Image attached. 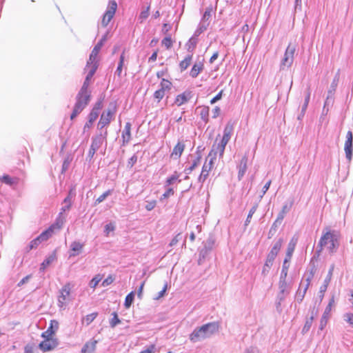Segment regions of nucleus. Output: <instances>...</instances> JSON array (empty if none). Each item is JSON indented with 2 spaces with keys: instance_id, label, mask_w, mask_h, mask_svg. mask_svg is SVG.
<instances>
[{
  "instance_id": "f257e3e1",
  "label": "nucleus",
  "mask_w": 353,
  "mask_h": 353,
  "mask_svg": "<svg viewBox=\"0 0 353 353\" xmlns=\"http://www.w3.org/2000/svg\"><path fill=\"white\" fill-rule=\"evenodd\" d=\"M219 324L218 322L208 323L196 327L190 334L189 339L192 343L203 341L218 332Z\"/></svg>"
},
{
  "instance_id": "f03ea898",
  "label": "nucleus",
  "mask_w": 353,
  "mask_h": 353,
  "mask_svg": "<svg viewBox=\"0 0 353 353\" xmlns=\"http://www.w3.org/2000/svg\"><path fill=\"white\" fill-rule=\"evenodd\" d=\"M91 99V91L79 90L76 96V103L70 119H74L88 105Z\"/></svg>"
},
{
  "instance_id": "7ed1b4c3",
  "label": "nucleus",
  "mask_w": 353,
  "mask_h": 353,
  "mask_svg": "<svg viewBox=\"0 0 353 353\" xmlns=\"http://www.w3.org/2000/svg\"><path fill=\"white\" fill-rule=\"evenodd\" d=\"M327 247L330 252H334L338 247L337 236L334 232H327L321 238L316 250L318 256L322 251L323 247Z\"/></svg>"
},
{
  "instance_id": "20e7f679",
  "label": "nucleus",
  "mask_w": 353,
  "mask_h": 353,
  "mask_svg": "<svg viewBox=\"0 0 353 353\" xmlns=\"http://www.w3.org/2000/svg\"><path fill=\"white\" fill-rule=\"evenodd\" d=\"M234 128V122L229 121L223 130V136L221 142L216 146V150L219 152V157H222L225 148L229 141L230 140L231 136L233 133Z\"/></svg>"
},
{
  "instance_id": "39448f33",
  "label": "nucleus",
  "mask_w": 353,
  "mask_h": 353,
  "mask_svg": "<svg viewBox=\"0 0 353 353\" xmlns=\"http://www.w3.org/2000/svg\"><path fill=\"white\" fill-rule=\"evenodd\" d=\"M288 267L285 266L282 268L281 272L280 279L279 282V292L278 294V299L282 301L285 299V296L290 293V285L286 282V277L288 275Z\"/></svg>"
},
{
  "instance_id": "423d86ee",
  "label": "nucleus",
  "mask_w": 353,
  "mask_h": 353,
  "mask_svg": "<svg viewBox=\"0 0 353 353\" xmlns=\"http://www.w3.org/2000/svg\"><path fill=\"white\" fill-rule=\"evenodd\" d=\"M116 112V105L114 103H110L108 110L103 112L101 116L100 120L98 123V128L99 130L103 131L102 129L110 124L111 120L114 116Z\"/></svg>"
},
{
  "instance_id": "0eeeda50",
  "label": "nucleus",
  "mask_w": 353,
  "mask_h": 353,
  "mask_svg": "<svg viewBox=\"0 0 353 353\" xmlns=\"http://www.w3.org/2000/svg\"><path fill=\"white\" fill-rule=\"evenodd\" d=\"M296 51V46L290 43L285 52L283 58L280 64V70H284L285 68H290L294 61V55Z\"/></svg>"
},
{
  "instance_id": "6e6552de",
  "label": "nucleus",
  "mask_w": 353,
  "mask_h": 353,
  "mask_svg": "<svg viewBox=\"0 0 353 353\" xmlns=\"http://www.w3.org/2000/svg\"><path fill=\"white\" fill-rule=\"evenodd\" d=\"M54 227L55 225H52L32 240L29 245L28 250L36 248L41 243L47 241L52 235Z\"/></svg>"
},
{
  "instance_id": "1a4fd4ad",
  "label": "nucleus",
  "mask_w": 353,
  "mask_h": 353,
  "mask_svg": "<svg viewBox=\"0 0 353 353\" xmlns=\"http://www.w3.org/2000/svg\"><path fill=\"white\" fill-rule=\"evenodd\" d=\"M117 8V3L115 1H110L108 3L107 10L104 13L101 21L103 27H106L113 18Z\"/></svg>"
},
{
  "instance_id": "9d476101",
  "label": "nucleus",
  "mask_w": 353,
  "mask_h": 353,
  "mask_svg": "<svg viewBox=\"0 0 353 353\" xmlns=\"http://www.w3.org/2000/svg\"><path fill=\"white\" fill-rule=\"evenodd\" d=\"M315 272H316V268H315V266L313 265L312 268L311 269L310 273L307 274V278L305 279V284L304 285L303 292H301V288L303 283H301L300 287H299L298 291L296 292V299L298 302L300 303L303 301V299L305 296V294L307 292V290L308 289V287L310 284V281L312 279V278L314 277Z\"/></svg>"
},
{
  "instance_id": "9b49d317",
  "label": "nucleus",
  "mask_w": 353,
  "mask_h": 353,
  "mask_svg": "<svg viewBox=\"0 0 353 353\" xmlns=\"http://www.w3.org/2000/svg\"><path fill=\"white\" fill-rule=\"evenodd\" d=\"M172 88V83L165 79H162L160 83V88L154 93V97L159 102L165 95L167 92H169Z\"/></svg>"
},
{
  "instance_id": "f8f14e48",
  "label": "nucleus",
  "mask_w": 353,
  "mask_h": 353,
  "mask_svg": "<svg viewBox=\"0 0 353 353\" xmlns=\"http://www.w3.org/2000/svg\"><path fill=\"white\" fill-rule=\"evenodd\" d=\"M345 157L349 162L352 161L353 153V134L349 130L346 134V140L344 145Z\"/></svg>"
},
{
  "instance_id": "ddd939ff",
  "label": "nucleus",
  "mask_w": 353,
  "mask_h": 353,
  "mask_svg": "<svg viewBox=\"0 0 353 353\" xmlns=\"http://www.w3.org/2000/svg\"><path fill=\"white\" fill-rule=\"evenodd\" d=\"M44 341L41 342L39 345V348L43 352H48L54 350L59 345L58 340L56 338L48 337L43 338Z\"/></svg>"
},
{
  "instance_id": "4468645a",
  "label": "nucleus",
  "mask_w": 353,
  "mask_h": 353,
  "mask_svg": "<svg viewBox=\"0 0 353 353\" xmlns=\"http://www.w3.org/2000/svg\"><path fill=\"white\" fill-rule=\"evenodd\" d=\"M107 136V130L104 131L100 130V132L97 135L92 137L91 146L95 148V149H99L102 145L103 141L106 140Z\"/></svg>"
},
{
  "instance_id": "2eb2a0df",
  "label": "nucleus",
  "mask_w": 353,
  "mask_h": 353,
  "mask_svg": "<svg viewBox=\"0 0 353 353\" xmlns=\"http://www.w3.org/2000/svg\"><path fill=\"white\" fill-rule=\"evenodd\" d=\"M70 293V287L69 284L65 285L60 291V295L58 299V305L61 308H63L65 305L67 298Z\"/></svg>"
},
{
  "instance_id": "dca6fc26",
  "label": "nucleus",
  "mask_w": 353,
  "mask_h": 353,
  "mask_svg": "<svg viewBox=\"0 0 353 353\" xmlns=\"http://www.w3.org/2000/svg\"><path fill=\"white\" fill-rule=\"evenodd\" d=\"M214 159H215V158H211L208 163L206 162L204 163V165L202 168L201 173L198 179L199 182L203 183L205 181V179L208 178V175H209V172L212 168V165L214 164Z\"/></svg>"
},
{
  "instance_id": "f3484780",
  "label": "nucleus",
  "mask_w": 353,
  "mask_h": 353,
  "mask_svg": "<svg viewBox=\"0 0 353 353\" xmlns=\"http://www.w3.org/2000/svg\"><path fill=\"white\" fill-rule=\"evenodd\" d=\"M59 329V323L56 320H51L50 326L46 331L43 332L41 334L43 338L52 337L55 332Z\"/></svg>"
},
{
  "instance_id": "a211bd4d",
  "label": "nucleus",
  "mask_w": 353,
  "mask_h": 353,
  "mask_svg": "<svg viewBox=\"0 0 353 353\" xmlns=\"http://www.w3.org/2000/svg\"><path fill=\"white\" fill-rule=\"evenodd\" d=\"M339 72H338L336 73V74L335 75L331 85H330V90H328V94H327V99H326V101L325 102V105L324 107L328 104V103L330 102V100L332 99V95L334 94L336 89V87H337V85H338V83H339Z\"/></svg>"
},
{
  "instance_id": "6ab92c4d",
  "label": "nucleus",
  "mask_w": 353,
  "mask_h": 353,
  "mask_svg": "<svg viewBox=\"0 0 353 353\" xmlns=\"http://www.w3.org/2000/svg\"><path fill=\"white\" fill-rule=\"evenodd\" d=\"M101 48V43H97V44L94 47L87 62V67H89L90 64L98 63L97 56Z\"/></svg>"
},
{
  "instance_id": "aec40b11",
  "label": "nucleus",
  "mask_w": 353,
  "mask_h": 353,
  "mask_svg": "<svg viewBox=\"0 0 353 353\" xmlns=\"http://www.w3.org/2000/svg\"><path fill=\"white\" fill-rule=\"evenodd\" d=\"M283 239H279L273 245L270 252L268 253L267 258L274 261L276 256H277L282 246Z\"/></svg>"
},
{
  "instance_id": "412c9836",
  "label": "nucleus",
  "mask_w": 353,
  "mask_h": 353,
  "mask_svg": "<svg viewBox=\"0 0 353 353\" xmlns=\"http://www.w3.org/2000/svg\"><path fill=\"white\" fill-rule=\"evenodd\" d=\"M248 161V157L247 154H245L239 163V172H238V178L239 180H241L242 177L244 176L246 170H247V163Z\"/></svg>"
},
{
  "instance_id": "4be33fe9",
  "label": "nucleus",
  "mask_w": 353,
  "mask_h": 353,
  "mask_svg": "<svg viewBox=\"0 0 353 353\" xmlns=\"http://www.w3.org/2000/svg\"><path fill=\"white\" fill-rule=\"evenodd\" d=\"M192 97L191 92H184L182 94H179L175 100V103L180 106L186 102H188Z\"/></svg>"
},
{
  "instance_id": "5701e85b",
  "label": "nucleus",
  "mask_w": 353,
  "mask_h": 353,
  "mask_svg": "<svg viewBox=\"0 0 353 353\" xmlns=\"http://www.w3.org/2000/svg\"><path fill=\"white\" fill-rule=\"evenodd\" d=\"M83 246V243H81L79 241H73L70 245V249L73 252L70 254V256L71 257L78 255L81 252Z\"/></svg>"
},
{
  "instance_id": "b1692460",
  "label": "nucleus",
  "mask_w": 353,
  "mask_h": 353,
  "mask_svg": "<svg viewBox=\"0 0 353 353\" xmlns=\"http://www.w3.org/2000/svg\"><path fill=\"white\" fill-rule=\"evenodd\" d=\"M185 149V145L179 142L174 148L171 156L175 159L179 158Z\"/></svg>"
},
{
  "instance_id": "393cba45",
  "label": "nucleus",
  "mask_w": 353,
  "mask_h": 353,
  "mask_svg": "<svg viewBox=\"0 0 353 353\" xmlns=\"http://www.w3.org/2000/svg\"><path fill=\"white\" fill-rule=\"evenodd\" d=\"M203 64L202 62L195 63L190 70V75L192 78H196L199 75V74L203 70Z\"/></svg>"
},
{
  "instance_id": "a878e982",
  "label": "nucleus",
  "mask_w": 353,
  "mask_h": 353,
  "mask_svg": "<svg viewBox=\"0 0 353 353\" xmlns=\"http://www.w3.org/2000/svg\"><path fill=\"white\" fill-rule=\"evenodd\" d=\"M292 205H293V201H292L289 205L285 204L283 206L281 212L279 213L276 220H278L282 223V221L285 217V215L290 210Z\"/></svg>"
},
{
  "instance_id": "bb28decb",
  "label": "nucleus",
  "mask_w": 353,
  "mask_h": 353,
  "mask_svg": "<svg viewBox=\"0 0 353 353\" xmlns=\"http://www.w3.org/2000/svg\"><path fill=\"white\" fill-rule=\"evenodd\" d=\"M196 110L199 111L201 119L205 123L208 121L209 117V107L202 106L198 107Z\"/></svg>"
},
{
  "instance_id": "cd10ccee",
  "label": "nucleus",
  "mask_w": 353,
  "mask_h": 353,
  "mask_svg": "<svg viewBox=\"0 0 353 353\" xmlns=\"http://www.w3.org/2000/svg\"><path fill=\"white\" fill-rule=\"evenodd\" d=\"M201 159V154L199 152H197L196 157L193 160L192 165L189 168L185 169V172L187 174H190L194 170V168L199 164Z\"/></svg>"
},
{
  "instance_id": "c85d7f7f",
  "label": "nucleus",
  "mask_w": 353,
  "mask_h": 353,
  "mask_svg": "<svg viewBox=\"0 0 353 353\" xmlns=\"http://www.w3.org/2000/svg\"><path fill=\"white\" fill-rule=\"evenodd\" d=\"M192 56L193 54H189L185 57V59L183 61L180 62L179 68L181 72L185 70L190 66L192 62Z\"/></svg>"
},
{
  "instance_id": "c756f323",
  "label": "nucleus",
  "mask_w": 353,
  "mask_h": 353,
  "mask_svg": "<svg viewBox=\"0 0 353 353\" xmlns=\"http://www.w3.org/2000/svg\"><path fill=\"white\" fill-rule=\"evenodd\" d=\"M56 260V254L55 253H52L49 255L41 264L40 271L43 272L45 269L50 265L53 261Z\"/></svg>"
},
{
  "instance_id": "7c9ffc66",
  "label": "nucleus",
  "mask_w": 353,
  "mask_h": 353,
  "mask_svg": "<svg viewBox=\"0 0 353 353\" xmlns=\"http://www.w3.org/2000/svg\"><path fill=\"white\" fill-rule=\"evenodd\" d=\"M330 312L331 311H330L328 310V308L325 309V311H324L323 316H321V319L320 321V324H319V330H323L324 329V327L326 326L327 320L329 319V317H330Z\"/></svg>"
},
{
  "instance_id": "2f4dec72",
  "label": "nucleus",
  "mask_w": 353,
  "mask_h": 353,
  "mask_svg": "<svg viewBox=\"0 0 353 353\" xmlns=\"http://www.w3.org/2000/svg\"><path fill=\"white\" fill-rule=\"evenodd\" d=\"M130 130H131V124H130V123L127 122L125 123L124 130H123V134H122L123 143H125V142L128 143L130 141V139L131 138Z\"/></svg>"
},
{
  "instance_id": "473e14b6",
  "label": "nucleus",
  "mask_w": 353,
  "mask_h": 353,
  "mask_svg": "<svg viewBox=\"0 0 353 353\" xmlns=\"http://www.w3.org/2000/svg\"><path fill=\"white\" fill-rule=\"evenodd\" d=\"M70 208H71V205L70 204H63V205L61 208V212H59V218L57 219V223H56V225H57V227L59 228H61V225L63 224V221L61 219L63 213L66 212V211H69Z\"/></svg>"
},
{
  "instance_id": "72a5a7b5",
  "label": "nucleus",
  "mask_w": 353,
  "mask_h": 353,
  "mask_svg": "<svg viewBox=\"0 0 353 353\" xmlns=\"http://www.w3.org/2000/svg\"><path fill=\"white\" fill-rule=\"evenodd\" d=\"M196 43H197V38L192 36L190 39L189 41H188V43H186V48H187V50L190 53V54H192L194 50L196 48Z\"/></svg>"
},
{
  "instance_id": "f704fd0d",
  "label": "nucleus",
  "mask_w": 353,
  "mask_h": 353,
  "mask_svg": "<svg viewBox=\"0 0 353 353\" xmlns=\"http://www.w3.org/2000/svg\"><path fill=\"white\" fill-rule=\"evenodd\" d=\"M87 68L89 70V71L85 77V79L87 80H91L98 68V63L90 64L89 67L86 66L85 70Z\"/></svg>"
},
{
  "instance_id": "c9c22d12",
  "label": "nucleus",
  "mask_w": 353,
  "mask_h": 353,
  "mask_svg": "<svg viewBox=\"0 0 353 353\" xmlns=\"http://www.w3.org/2000/svg\"><path fill=\"white\" fill-rule=\"evenodd\" d=\"M294 245H291V243L289 244L288 245V250H287V253H286V256L284 259V261H283V267L285 266H288L289 268V265L287 264L289 261L291 259V257H292V253L294 252Z\"/></svg>"
},
{
  "instance_id": "e433bc0d",
  "label": "nucleus",
  "mask_w": 353,
  "mask_h": 353,
  "mask_svg": "<svg viewBox=\"0 0 353 353\" xmlns=\"http://www.w3.org/2000/svg\"><path fill=\"white\" fill-rule=\"evenodd\" d=\"M274 261L268 258L266 259L265 263L263 267L262 274L265 276L270 272Z\"/></svg>"
},
{
  "instance_id": "4c0bfd02",
  "label": "nucleus",
  "mask_w": 353,
  "mask_h": 353,
  "mask_svg": "<svg viewBox=\"0 0 353 353\" xmlns=\"http://www.w3.org/2000/svg\"><path fill=\"white\" fill-rule=\"evenodd\" d=\"M96 343H97V341H93V342L85 343V345L83 347L81 352L83 353L92 352L95 349Z\"/></svg>"
},
{
  "instance_id": "58836bf2",
  "label": "nucleus",
  "mask_w": 353,
  "mask_h": 353,
  "mask_svg": "<svg viewBox=\"0 0 353 353\" xmlns=\"http://www.w3.org/2000/svg\"><path fill=\"white\" fill-rule=\"evenodd\" d=\"M281 224V221H279L276 219L275 220V221L273 223L271 228L269 230L268 238H270V239L272 238L276 234L277 229Z\"/></svg>"
},
{
  "instance_id": "ea45409f",
  "label": "nucleus",
  "mask_w": 353,
  "mask_h": 353,
  "mask_svg": "<svg viewBox=\"0 0 353 353\" xmlns=\"http://www.w3.org/2000/svg\"><path fill=\"white\" fill-rule=\"evenodd\" d=\"M208 25H209V23L201 22L199 25V27L194 32V34L193 36L197 38L198 36H199L203 32H204L207 29Z\"/></svg>"
},
{
  "instance_id": "a19ab883",
  "label": "nucleus",
  "mask_w": 353,
  "mask_h": 353,
  "mask_svg": "<svg viewBox=\"0 0 353 353\" xmlns=\"http://www.w3.org/2000/svg\"><path fill=\"white\" fill-rule=\"evenodd\" d=\"M214 244V239L212 236H210L204 243V249L205 253L210 251Z\"/></svg>"
},
{
  "instance_id": "79ce46f5",
  "label": "nucleus",
  "mask_w": 353,
  "mask_h": 353,
  "mask_svg": "<svg viewBox=\"0 0 353 353\" xmlns=\"http://www.w3.org/2000/svg\"><path fill=\"white\" fill-rule=\"evenodd\" d=\"M134 292H131L126 296V297L125 299V303H124V305L126 308H129L131 306V305L132 304V303L134 301Z\"/></svg>"
},
{
  "instance_id": "37998d69",
  "label": "nucleus",
  "mask_w": 353,
  "mask_h": 353,
  "mask_svg": "<svg viewBox=\"0 0 353 353\" xmlns=\"http://www.w3.org/2000/svg\"><path fill=\"white\" fill-rule=\"evenodd\" d=\"M257 208H258V203H255L252 207V208L250 210L249 213H248V216H247V219H246V220L245 221V225H248L250 223L251 219H252L253 214L256 211Z\"/></svg>"
},
{
  "instance_id": "c03bdc74",
  "label": "nucleus",
  "mask_w": 353,
  "mask_h": 353,
  "mask_svg": "<svg viewBox=\"0 0 353 353\" xmlns=\"http://www.w3.org/2000/svg\"><path fill=\"white\" fill-rule=\"evenodd\" d=\"M0 181L7 185H12L16 183V179L11 178L9 175L5 174L0 177Z\"/></svg>"
},
{
  "instance_id": "a18cd8bd",
  "label": "nucleus",
  "mask_w": 353,
  "mask_h": 353,
  "mask_svg": "<svg viewBox=\"0 0 353 353\" xmlns=\"http://www.w3.org/2000/svg\"><path fill=\"white\" fill-rule=\"evenodd\" d=\"M312 314H314V311H312ZM313 319H314V315H312L310 319H307V321L303 327V330H302L303 333H306L310 330V329L311 328V326L312 325Z\"/></svg>"
},
{
  "instance_id": "49530a36",
  "label": "nucleus",
  "mask_w": 353,
  "mask_h": 353,
  "mask_svg": "<svg viewBox=\"0 0 353 353\" xmlns=\"http://www.w3.org/2000/svg\"><path fill=\"white\" fill-rule=\"evenodd\" d=\"M112 318L110 321V325L112 328L115 327L118 324L121 323L120 319L118 317L117 312H114L112 314Z\"/></svg>"
},
{
  "instance_id": "de8ad7c7",
  "label": "nucleus",
  "mask_w": 353,
  "mask_h": 353,
  "mask_svg": "<svg viewBox=\"0 0 353 353\" xmlns=\"http://www.w3.org/2000/svg\"><path fill=\"white\" fill-rule=\"evenodd\" d=\"M123 63H124V53L123 52L120 56L119 62L117 68L115 71V74H117L119 77L121 76Z\"/></svg>"
},
{
  "instance_id": "09e8293b",
  "label": "nucleus",
  "mask_w": 353,
  "mask_h": 353,
  "mask_svg": "<svg viewBox=\"0 0 353 353\" xmlns=\"http://www.w3.org/2000/svg\"><path fill=\"white\" fill-rule=\"evenodd\" d=\"M97 314H98L97 312H94V313L86 315L83 319V322H85L88 325H90L97 316Z\"/></svg>"
},
{
  "instance_id": "8fccbe9b",
  "label": "nucleus",
  "mask_w": 353,
  "mask_h": 353,
  "mask_svg": "<svg viewBox=\"0 0 353 353\" xmlns=\"http://www.w3.org/2000/svg\"><path fill=\"white\" fill-rule=\"evenodd\" d=\"M112 190H108L106 192H105L103 194H102L97 199V200L95 201V204L97 205L103 202L108 196H110L112 194Z\"/></svg>"
},
{
  "instance_id": "3c124183",
  "label": "nucleus",
  "mask_w": 353,
  "mask_h": 353,
  "mask_svg": "<svg viewBox=\"0 0 353 353\" xmlns=\"http://www.w3.org/2000/svg\"><path fill=\"white\" fill-rule=\"evenodd\" d=\"M334 265L332 264L330 268V270L328 271V273H327V275L326 276V278L325 279L324 281H323V283L328 285L330 281H331V279H332V274H333V271H334Z\"/></svg>"
},
{
  "instance_id": "603ef678",
  "label": "nucleus",
  "mask_w": 353,
  "mask_h": 353,
  "mask_svg": "<svg viewBox=\"0 0 353 353\" xmlns=\"http://www.w3.org/2000/svg\"><path fill=\"white\" fill-rule=\"evenodd\" d=\"M179 177V175L176 172H175L174 174H172L171 176L167 179L165 181V185L168 186L173 184L176 181L178 180Z\"/></svg>"
},
{
  "instance_id": "864d4df0",
  "label": "nucleus",
  "mask_w": 353,
  "mask_h": 353,
  "mask_svg": "<svg viewBox=\"0 0 353 353\" xmlns=\"http://www.w3.org/2000/svg\"><path fill=\"white\" fill-rule=\"evenodd\" d=\"M101 280V277L99 274L96 275L90 282L89 285L92 288H95L97 285L99 284L100 281Z\"/></svg>"
},
{
  "instance_id": "5fc2aeb1",
  "label": "nucleus",
  "mask_w": 353,
  "mask_h": 353,
  "mask_svg": "<svg viewBox=\"0 0 353 353\" xmlns=\"http://www.w3.org/2000/svg\"><path fill=\"white\" fill-rule=\"evenodd\" d=\"M211 10H212V9L210 8H206V10L203 15L201 22L208 23V21L211 17Z\"/></svg>"
},
{
  "instance_id": "6e6d98bb",
  "label": "nucleus",
  "mask_w": 353,
  "mask_h": 353,
  "mask_svg": "<svg viewBox=\"0 0 353 353\" xmlns=\"http://www.w3.org/2000/svg\"><path fill=\"white\" fill-rule=\"evenodd\" d=\"M161 43L162 45L164 46L167 49H170L172 46V41L170 36L165 37L162 40Z\"/></svg>"
},
{
  "instance_id": "4d7b16f0",
  "label": "nucleus",
  "mask_w": 353,
  "mask_h": 353,
  "mask_svg": "<svg viewBox=\"0 0 353 353\" xmlns=\"http://www.w3.org/2000/svg\"><path fill=\"white\" fill-rule=\"evenodd\" d=\"M343 319L353 327V313H345Z\"/></svg>"
},
{
  "instance_id": "13d9d810",
  "label": "nucleus",
  "mask_w": 353,
  "mask_h": 353,
  "mask_svg": "<svg viewBox=\"0 0 353 353\" xmlns=\"http://www.w3.org/2000/svg\"><path fill=\"white\" fill-rule=\"evenodd\" d=\"M149 10L150 6H148L145 10H143L139 15V19L141 20L142 22L143 20L146 19L149 16Z\"/></svg>"
},
{
  "instance_id": "bf43d9fd",
  "label": "nucleus",
  "mask_w": 353,
  "mask_h": 353,
  "mask_svg": "<svg viewBox=\"0 0 353 353\" xmlns=\"http://www.w3.org/2000/svg\"><path fill=\"white\" fill-rule=\"evenodd\" d=\"M98 116L99 112L92 110L88 115V119L90 120V123H93L97 119Z\"/></svg>"
},
{
  "instance_id": "052dcab7",
  "label": "nucleus",
  "mask_w": 353,
  "mask_h": 353,
  "mask_svg": "<svg viewBox=\"0 0 353 353\" xmlns=\"http://www.w3.org/2000/svg\"><path fill=\"white\" fill-rule=\"evenodd\" d=\"M115 230V226L112 223H110L108 224H106L105 226L104 232L105 233L106 236H108L109 233L110 232H112Z\"/></svg>"
},
{
  "instance_id": "680f3d73",
  "label": "nucleus",
  "mask_w": 353,
  "mask_h": 353,
  "mask_svg": "<svg viewBox=\"0 0 353 353\" xmlns=\"http://www.w3.org/2000/svg\"><path fill=\"white\" fill-rule=\"evenodd\" d=\"M174 193V191L173 190V188H168L167 189V190L165 191V192L161 196V199H167L168 197H170V196L173 195Z\"/></svg>"
},
{
  "instance_id": "e2e57ef3",
  "label": "nucleus",
  "mask_w": 353,
  "mask_h": 353,
  "mask_svg": "<svg viewBox=\"0 0 353 353\" xmlns=\"http://www.w3.org/2000/svg\"><path fill=\"white\" fill-rule=\"evenodd\" d=\"M327 285L323 283V285L320 287V290H319V299H320V301H321L323 299V296H324V293L326 292L327 289Z\"/></svg>"
},
{
  "instance_id": "0e129e2a",
  "label": "nucleus",
  "mask_w": 353,
  "mask_h": 353,
  "mask_svg": "<svg viewBox=\"0 0 353 353\" xmlns=\"http://www.w3.org/2000/svg\"><path fill=\"white\" fill-rule=\"evenodd\" d=\"M90 81L91 80H87L86 79H85L84 80V82L80 89V90H83V91H91L90 89H89V85H90Z\"/></svg>"
},
{
  "instance_id": "69168bd1",
  "label": "nucleus",
  "mask_w": 353,
  "mask_h": 353,
  "mask_svg": "<svg viewBox=\"0 0 353 353\" xmlns=\"http://www.w3.org/2000/svg\"><path fill=\"white\" fill-rule=\"evenodd\" d=\"M114 281V278L112 275L108 276L102 283L103 287L110 285Z\"/></svg>"
},
{
  "instance_id": "338daca9",
  "label": "nucleus",
  "mask_w": 353,
  "mask_h": 353,
  "mask_svg": "<svg viewBox=\"0 0 353 353\" xmlns=\"http://www.w3.org/2000/svg\"><path fill=\"white\" fill-rule=\"evenodd\" d=\"M137 156L136 154H134L128 162V167L132 168V166L137 163Z\"/></svg>"
},
{
  "instance_id": "774afa93",
  "label": "nucleus",
  "mask_w": 353,
  "mask_h": 353,
  "mask_svg": "<svg viewBox=\"0 0 353 353\" xmlns=\"http://www.w3.org/2000/svg\"><path fill=\"white\" fill-rule=\"evenodd\" d=\"M156 204H157V202L154 200H153L152 201H148V202H147V204L145 205V209L148 211H150L155 208Z\"/></svg>"
}]
</instances>
